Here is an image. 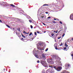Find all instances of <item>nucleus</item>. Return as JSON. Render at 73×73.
I'll return each instance as SVG.
<instances>
[{"label":"nucleus","mask_w":73,"mask_h":73,"mask_svg":"<svg viewBox=\"0 0 73 73\" xmlns=\"http://www.w3.org/2000/svg\"><path fill=\"white\" fill-rule=\"evenodd\" d=\"M21 40H23V41H24V40H25L24 39H23V38H21Z\"/></svg>","instance_id":"ea45409f"},{"label":"nucleus","mask_w":73,"mask_h":73,"mask_svg":"<svg viewBox=\"0 0 73 73\" xmlns=\"http://www.w3.org/2000/svg\"><path fill=\"white\" fill-rule=\"evenodd\" d=\"M65 46H66V47H68V46L67 45L66 43L65 44Z\"/></svg>","instance_id":"dca6fc26"},{"label":"nucleus","mask_w":73,"mask_h":73,"mask_svg":"<svg viewBox=\"0 0 73 73\" xmlns=\"http://www.w3.org/2000/svg\"><path fill=\"white\" fill-rule=\"evenodd\" d=\"M54 46L55 48V49H56V50H57V49H58V48H57V46L55 44H54Z\"/></svg>","instance_id":"0eeeda50"},{"label":"nucleus","mask_w":73,"mask_h":73,"mask_svg":"<svg viewBox=\"0 0 73 73\" xmlns=\"http://www.w3.org/2000/svg\"><path fill=\"white\" fill-rule=\"evenodd\" d=\"M17 33H16V34H17Z\"/></svg>","instance_id":"e2e57ef3"},{"label":"nucleus","mask_w":73,"mask_h":73,"mask_svg":"<svg viewBox=\"0 0 73 73\" xmlns=\"http://www.w3.org/2000/svg\"><path fill=\"white\" fill-rule=\"evenodd\" d=\"M42 16H44V15L42 14Z\"/></svg>","instance_id":"603ef678"},{"label":"nucleus","mask_w":73,"mask_h":73,"mask_svg":"<svg viewBox=\"0 0 73 73\" xmlns=\"http://www.w3.org/2000/svg\"><path fill=\"white\" fill-rule=\"evenodd\" d=\"M31 29H32V28H33V26H32V25H31Z\"/></svg>","instance_id":"c756f323"},{"label":"nucleus","mask_w":73,"mask_h":73,"mask_svg":"<svg viewBox=\"0 0 73 73\" xmlns=\"http://www.w3.org/2000/svg\"><path fill=\"white\" fill-rule=\"evenodd\" d=\"M42 24H43L44 25H45V23H42Z\"/></svg>","instance_id":"58836bf2"},{"label":"nucleus","mask_w":73,"mask_h":73,"mask_svg":"<svg viewBox=\"0 0 73 73\" xmlns=\"http://www.w3.org/2000/svg\"><path fill=\"white\" fill-rule=\"evenodd\" d=\"M54 33H52L51 34V35L53 36H54Z\"/></svg>","instance_id":"aec40b11"},{"label":"nucleus","mask_w":73,"mask_h":73,"mask_svg":"<svg viewBox=\"0 0 73 73\" xmlns=\"http://www.w3.org/2000/svg\"><path fill=\"white\" fill-rule=\"evenodd\" d=\"M29 33H27V34H29Z\"/></svg>","instance_id":"3c124183"},{"label":"nucleus","mask_w":73,"mask_h":73,"mask_svg":"<svg viewBox=\"0 0 73 73\" xmlns=\"http://www.w3.org/2000/svg\"><path fill=\"white\" fill-rule=\"evenodd\" d=\"M70 19L71 20H73V14H71L70 16Z\"/></svg>","instance_id":"39448f33"},{"label":"nucleus","mask_w":73,"mask_h":73,"mask_svg":"<svg viewBox=\"0 0 73 73\" xmlns=\"http://www.w3.org/2000/svg\"><path fill=\"white\" fill-rule=\"evenodd\" d=\"M64 50H66V47H64Z\"/></svg>","instance_id":"473e14b6"},{"label":"nucleus","mask_w":73,"mask_h":73,"mask_svg":"<svg viewBox=\"0 0 73 73\" xmlns=\"http://www.w3.org/2000/svg\"><path fill=\"white\" fill-rule=\"evenodd\" d=\"M65 68H66V69H68V66L67 64H66L65 65Z\"/></svg>","instance_id":"4468645a"},{"label":"nucleus","mask_w":73,"mask_h":73,"mask_svg":"<svg viewBox=\"0 0 73 73\" xmlns=\"http://www.w3.org/2000/svg\"><path fill=\"white\" fill-rule=\"evenodd\" d=\"M51 18V17H49L47 18V19H50Z\"/></svg>","instance_id":"4c0bfd02"},{"label":"nucleus","mask_w":73,"mask_h":73,"mask_svg":"<svg viewBox=\"0 0 73 73\" xmlns=\"http://www.w3.org/2000/svg\"><path fill=\"white\" fill-rule=\"evenodd\" d=\"M52 22L53 23H57V22H55V21H53Z\"/></svg>","instance_id":"5701e85b"},{"label":"nucleus","mask_w":73,"mask_h":73,"mask_svg":"<svg viewBox=\"0 0 73 73\" xmlns=\"http://www.w3.org/2000/svg\"><path fill=\"white\" fill-rule=\"evenodd\" d=\"M4 70H5V69H4Z\"/></svg>","instance_id":"6e6d98bb"},{"label":"nucleus","mask_w":73,"mask_h":73,"mask_svg":"<svg viewBox=\"0 0 73 73\" xmlns=\"http://www.w3.org/2000/svg\"><path fill=\"white\" fill-rule=\"evenodd\" d=\"M60 23L61 24H62V22L60 21Z\"/></svg>","instance_id":"7c9ffc66"},{"label":"nucleus","mask_w":73,"mask_h":73,"mask_svg":"<svg viewBox=\"0 0 73 73\" xmlns=\"http://www.w3.org/2000/svg\"><path fill=\"white\" fill-rule=\"evenodd\" d=\"M0 23H3V21L1 20L0 19Z\"/></svg>","instance_id":"c9c22d12"},{"label":"nucleus","mask_w":73,"mask_h":73,"mask_svg":"<svg viewBox=\"0 0 73 73\" xmlns=\"http://www.w3.org/2000/svg\"><path fill=\"white\" fill-rule=\"evenodd\" d=\"M62 31V30H60V31Z\"/></svg>","instance_id":"4d7b16f0"},{"label":"nucleus","mask_w":73,"mask_h":73,"mask_svg":"<svg viewBox=\"0 0 73 73\" xmlns=\"http://www.w3.org/2000/svg\"><path fill=\"white\" fill-rule=\"evenodd\" d=\"M18 31H20V29L19 28H18Z\"/></svg>","instance_id":"e433bc0d"},{"label":"nucleus","mask_w":73,"mask_h":73,"mask_svg":"<svg viewBox=\"0 0 73 73\" xmlns=\"http://www.w3.org/2000/svg\"><path fill=\"white\" fill-rule=\"evenodd\" d=\"M54 20H56V19L54 18Z\"/></svg>","instance_id":"de8ad7c7"},{"label":"nucleus","mask_w":73,"mask_h":73,"mask_svg":"<svg viewBox=\"0 0 73 73\" xmlns=\"http://www.w3.org/2000/svg\"><path fill=\"white\" fill-rule=\"evenodd\" d=\"M6 26H7V27H8V28H10V26H8V25H6Z\"/></svg>","instance_id":"a878e982"},{"label":"nucleus","mask_w":73,"mask_h":73,"mask_svg":"<svg viewBox=\"0 0 73 73\" xmlns=\"http://www.w3.org/2000/svg\"><path fill=\"white\" fill-rule=\"evenodd\" d=\"M42 60H45L46 59V58L45 57V54H43L42 55Z\"/></svg>","instance_id":"f03ea898"},{"label":"nucleus","mask_w":73,"mask_h":73,"mask_svg":"<svg viewBox=\"0 0 73 73\" xmlns=\"http://www.w3.org/2000/svg\"><path fill=\"white\" fill-rule=\"evenodd\" d=\"M59 32H60V31H58V33H59Z\"/></svg>","instance_id":"864d4df0"},{"label":"nucleus","mask_w":73,"mask_h":73,"mask_svg":"<svg viewBox=\"0 0 73 73\" xmlns=\"http://www.w3.org/2000/svg\"><path fill=\"white\" fill-rule=\"evenodd\" d=\"M48 48H46L45 50V52H47V51H48Z\"/></svg>","instance_id":"b1692460"},{"label":"nucleus","mask_w":73,"mask_h":73,"mask_svg":"<svg viewBox=\"0 0 73 73\" xmlns=\"http://www.w3.org/2000/svg\"><path fill=\"white\" fill-rule=\"evenodd\" d=\"M63 45V44H62V43L61 42L60 44V46H62Z\"/></svg>","instance_id":"4be33fe9"},{"label":"nucleus","mask_w":73,"mask_h":73,"mask_svg":"<svg viewBox=\"0 0 73 73\" xmlns=\"http://www.w3.org/2000/svg\"><path fill=\"white\" fill-rule=\"evenodd\" d=\"M45 13H46V14H48V12H45Z\"/></svg>","instance_id":"79ce46f5"},{"label":"nucleus","mask_w":73,"mask_h":73,"mask_svg":"<svg viewBox=\"0 0 73 73\" xmlns=\"http://www.w3.org/2000/svg\"><path fill=\"white\" fill-rule=\"evenodd\" d=\"M31 35H33L32 33V32H30V33L29 35V36H31Z\"/></svg>","instance_id":"a211bd4d"},{"label":"nucleus","mask_w":73,"mask_h":73,"mask_svg":"<svg viewBox=\"0 0 73 73\" xmlns=\"http://www.w3.org/2000/svg\"><path fill=\"white\" fill-rule=\"evenodd\" d=\"M72 40H73V38H72Z\"/></svg>","instance_id":"8fccbe9b"},{"label":"nucleus","mask_w":73,"mask_h":73,"mask_svg":"<svg viewBox=\"0 0 73 73\" xmlns=\"http://www.w3.org/2000/svg\"><path fill=\"white\" fill-rule=\"evenodd\" d=\"M22 36L24 38H25V36L23 35L22 34Z\"/></svg>","instance_id":"2eb2a0df"},{"label":"nucleus","mask_w":73,"mask_h":73,"mask_svg":"<svg viewBox=\"0 0 73 73\" xmlns=\"http://www.w3.org/2000/svg\"><path fill=\"white\" fill-rule=\"evenodd\" d=\"M62 27H60V29H62Z\"/></svg>","instance_id":"c03bdc74"},{"label":"nucleus","mask_w":73,"mask_h":73,"mask_svg":"<svg viewBox=\"0 0 73 73\" xmlns=\"http://www.w3.org/2000/svg\"><path fill=\"white\" fill-rule=\"evenodd\" d=\"M35 56L36 58H38V55H37V54L36 53L35 54Z\"/></svg>","instance_id":"9d476101"},{"label":"nucleus","mask_w":73,"mask_h":73,"mask_svg":"<svg viewBox=\"0 0 73 73\" xmlns=\"http://www.w3.org/2000/svg\"><path fill=\"white\" fill-rule=\"evenodd\" d=\"M53 57H54V58H56L57 57V56L56 55H53Z\"/></svg>","instance_id":"f8f14e48"},{"label":"nucleus","mask_w":73,"mask_h":73,"mask_svg":"<svg viewBox=\"0 0 73 73\" xmlns=\"http://www.w3.org/2000/svg\"><path fill=\"white\" fill-rule=\"evenodd\" d=\"M72 58H73V57H72Z\"/></svg>","instance_id":"680f3d73"},{"label":"nucleus","mask_w":73,"mask_h":73,"mask_svg":"<svg viewBox=\"0 0 73 73\" xmlns=\"http://www.w3.org/2000/svg\"><path fill=\"white\" fill-rule=\"evenodd\" d=\"M63 73H69L66 70H64L63 71Z\"/></svg>","instance_id":"423d86ee"},{"label":"nucleus","mask_w":73,"mask_h":73,"mask_svg":"<svg viewBox=\"0 0 73 73\" xmlns=\"http://www.w3.org/2000/svg\"><path fill=\"white\" fill-rule=\"evenodd\" d=\"M58 34H57V35H58Z\"/></svg>","instance_id":"13d9d810"},{"label":"nucleus","mask_w":73,"mask_h":73,"mask_svg":"<svg viewBox=\"0 0 73 73\" xmlns=\"http://www.w3.org/2000/svg\"><path fill=\"white\" fill-rule=\"evenodd\" d=\"M23 33H25V34H27V33L25 31H23Z\"/></svg>","instance_id":"412c9836"},{"label":"nucleus","mask_w":73,"mask_h":73,"mask_svg":"<svg viewBox=\"0 0 73 73\" xmlns=\"http://www.w3.org/2000/svg\"><path fill=\"white\" fill-rule=\"evenodd\" d=\"M20 23H23V21H20Z\"/></svg>","instance_id":"49530a36"},{"label":"nucleus","mask_w":73,"mask_h":73,"mask_svg":"<svg viewBox=\"0 0 73 73\" xmlns=\"http://www.w3.org/2000/svg\"><path fill=\"white\" fill-rule=\"evenodd\" d=\"M17 19H18V21H20L21 20V19H20L17 18Z\"/></svg>","instance_id":"c85d7f7f"},{"label":"nucleus","mask_w":73,"mask_h":73,"mask_svg":"<svg viewBox=\"0 0 73 73\" xmlns=\"http://www.w3.org/2000/svg\"><path fill=\"white\" fill-rule=\"evenodd\" d=\"M48 72H50V73H53V71H48Z\"/></svg>","instance_id":"f704fd0d"},{"label":"nucleus","mask_w":73,"mask_h":73,"mask_svg":"<svg viewBox=\"0 0 73 73\" xmlns=\"http://www.w3.org/2000/svg\"><path fill=\"white\" fill-rule=\"evenodd\" d=\"M37 63H39V62H40V61H39V60H37Z\"/></svg>","instance_id":"72a5a7b5"},{"label":"nucleus","mask_w":73,"mask_h":73,"mask_svg":"<svg viewBox=\"0 0 73 73\" xmlns=\"http://www.w3.org/2000/svg\"><path fill=\"white\" fill-rule=\"evenodd\" d=\"M57 35H56V36H57Z\"/></svg>","instance_id":"052dcab7"},{"label":"nucleus","mask_w":73,"mask_h":73,"mask_svg":"<svg viewBox=\"0 0 73 73\" xmlns=\"http://www.w3.org/2000/svg\"><path fill=\"white\" fill-rule=\"evenodd\" d=\"M68 67L70 68L71 67V66H70V64H68Z\"/></svg>","instance_id":"ddd939ff"},{"label":"nucleus","mask_w":73,"mask_h":73,"mask_svg":"<svg viewBox=\"0 0 73 73\" xmlns=\"http://www.w3.org/2000/svg\"><path fill=\"white\" fill-rule=\"evenodd\" d=\"M57 25H58V24H57Z\"/></svg>","instance_id":"bf43d9fd"},{"label":"nucleus","mask_w":73,"mask_h":73,"mask_svg":"<svg viewBox=\"0 0 73 73\" xmlns=\"http://www.w3.org/2000/svg\"><path fill=\"white\" fill-rule=\"evenodd\" d=\"M35 35H36V36H37V33H36V32H35Z\"/></svg>","instance_id":"393cba45"},{"label":"nucleus","mask_w":73,"mask_h":73,"mask_svg":"<svg viewBox=\"0 0 73 73\" xmlns=\"http://www.w3.org/2000/svg\"><path fill=\"white\" fill-rule=\"evenodd\" d=\"M43 17H44V16H43L42 17H41V18H42H42H43Z\"/></svg>","instance_id":"a19ab883"},{"label":"nucleus","mask_w":73,"mask_h":73,"mask_svg":"<svg viewBox=\"0 0 73 73\" xmlns=\"http://www.w3.org/2000/svg\"><path fill=\"white\" fill-rule=\"evenodd\" d=\"M49 63L50 64H54V62L52 61V59H51L49 60Z\"/></svg>","instance_id":"20e7f679"},{"label":"nucleus","mask_w":73,"mask_h":73,"mask_svg":"<svg viewBox=\"0 0 73 73\" xmlns=\"http://www.w3.org/2000/svg\"><path fill=\"white\" fill-rule=\"evenodd\" d=\"M49 67H50L51 68H54V69H55L56 70V68H57L56 67V66H54V67H52V66H49Z\"/></svg>","instance_id":"6e6552de"},{"label":"nucleus","mask_w":73,"mask_h":73,"mask_svg":"<svg viewBox=\"0 0 73 73\" xmlns=\"http://www.w3.org/2000/svg\"><path fill=\"white\" fill-rule=\"evenodd\" d=\"M65 36V34L64 33L63 34V35H62V37H64Z\"/></svg>","instance_id":"2f4dec72"},{"label":"nucleus","mask_w":73,"mask_h":73,"mask_svg":"<svg viewBox=\"0 0 73 73\" xmlns=\"http://www.w3.org/2000/svg\"><path fill=\"white\" fill-rule=\"evenodd\" d=\"M71 56H72V57H73V54H71Z\"/></svg>","instance_id":"a18cd8bd"},{"label":"nucleus","mask_w":73,"mask_h":73,"mask_svg":"<svg viewBox=\"0 0 73 73\" xmlns=\"http://www.w3.org/2000/svg\"><path fill=\"white\" fill-rule=\"evenodd\" d=\"M61 69H62V68L61 67H58L57 68H56V70L58 71H60Z\"/></svg>","instance_id":"7ed1b4c3"},{"label":"nucleus","mask_w":73,"mask_h":73,"mask_svg":"<svg viewBox=\"0 0 73 73\" xmlns=\"http://www.w3.org/2000/svg\"><path fill=\"white\" fill-rule=\"evenodd\" d=\"M61 37H58V39H60V38H61Z\"/></svg>","instance_id":"bb28decb"},{"label":"nucleus","mask_w":73,"mask_h":73,"mask_svg":"<svg viewBox=\"0 0 73 73\" xmlns=\"http://www.w3.org/2000/svg\"><path fill=\"white\" fill-rule=\"evenodd\" d=\"M46 5H47V6H48V5L45 4L43 5V6H46Z\"/></svg>","instance_id":"6ab92c4d"},{"label":"nucleus","mask_w":73,"mask_h":73,"mask_svg":"<svg viewBox=\"0 0 73 73\" xmlns=\"http://www.w3.org/2000/svg\"><path fill=\"white\" fill-rule=\"evenodd\" d=\"M5 3H6L3 2V3L1 4V5H2V6H4V5H5Z\"/></svg>","instance_id":"1a4fd4ad"},{"label":"nucleus","mask_w":73,"mask_h":73,"mask_svg":"<svg viewBox=\"0 0 73 73\" xmlns=\"http://www.w3.org/2000/svg\"><path fill=\"white\" fill-rule=\"evenodd\" d=\"M41 44L40 43L39 44V45H40Z\"/></svg>","instance_id":"5fc2aeb1"},{"label":"nucleus","mask_w":73,"mask_h":73,"mask_svg":"<svg viewBox=\"0 0 73 73\" xmlns=\"http://www.w3.org/2000/svg\"><path fill=\"white\" fill-rule=\"evenodd\" d=\"M37 33H40V32L39 31H37Z\"/></svg>","instance_id":"37998d69"},{"label":"nucleus","mask_w":73,"mask_h":73,"mask_svg":"<svg viewBox=\"0 0 73 73\" xmlns=\"http://www.w3.org/2000/svg\"><path fill=\"white\" fill-rule=\"evenodd\" d=\"M54 32H56V33H57V32H58V31L57 30L56 31H54Z\"/></svg>","instance_id":"f3484780"},{"label":"nucleus","mask_w":73,"mask_h":73,"mask_svg":"<svg viewBox=\"0 0 73 73\" xmlns=\"http://www.w3.org/2000/svg\"><path fill=\"white\" fill-rule=\"evenodd\" d=\"M46 33V31H44V33Z\"/></svg>","instance_id":"09e8293b"},{"label":"nucleus","mask_w":73,"mask_h":73,"mask_svg":"<svg viewBox=\"0 0 73 73\" xmlns=\"http://www.w3.org/2000/svg\"><path fill=\"white\" fill-rule=\"evenodd\" d=\"M40 63L45 67H46L48 66V64L45 62L43 61V60H41L40 61Z\"/></svg>","instance_id":"f257e3e1"},{"label":"nucleus","mask_w":73,"mask_h":73,"mask_svg":"<svg viewBox=\"0 0 73 73\" xmlns=\"http://www.w3.org/2000/svg\"><path fill=\"white\" fill-rule=\"evenodd\" d=\"M10 5H11V7H15V5H13V4Z\"/></svg>","instance_id":"9b49d317"},{"label":"nucleus","mask_w":73,"mask_h":73,"mask_svg":"<svg viewBox=\"0 0 73 73\" xmlns=\"http://www.w3.org/2000/svg\"><path fill=\"white\" fill-rule=\"evenodd\" d=\"M29 22H30V23H32V20H29Z\"/></svg>","instance_id":"cd10ccee"}]
</instances>
